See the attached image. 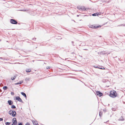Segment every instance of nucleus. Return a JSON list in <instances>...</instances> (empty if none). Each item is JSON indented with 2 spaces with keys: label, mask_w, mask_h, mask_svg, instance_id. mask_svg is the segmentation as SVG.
<instances>
[{
  "label": "nucleus",
  "mask_w": 125,
  "mask_h": 125,
  "mask_svg": "<svg viewBox=\"0 0 125 125\" xmlns=\"http://www.w3.org/2000/svg\"><path fill=\"white\" fill-rule=\"evenodd\" d=\"M21 94L23 96H24L26 98L27 97V96L26 94L23 92H21Z\"/></svg>",
  "instance_id": "12"
},
{
  "label": "nucleus",
  "mask_w": 125,
  "mask_h": 125,
  "mask_svg": "<svg viewBox=\"0 0 125 125\" xmlns=\"http://www.w3.org/2000/svg\"><path fill=\"white\" fill-rule=\"evenodd\" d=\"M10 22L12 24H16L17 23L16 21L13 19H11L10 20Z\"/></svg>",
  "instance_id": "7"
},
{
  "label": "nucleus",
  "mask_w": 125,
  "mask_h": 125,
  "mask_svg": "<svg viewBox=\"0 0 125 125\" xmlns=\"http://www.w3.org/2000/svg\"><path fill=\"white\" fill-rule=\"evenodd\" d=\"M10 124V123L7 122L5 123V124L6 125H9Z\"/></svg>",
  "instance_id": "17"
},
{
  "label": "nucleus",
  "mask_w": 125,
  "mask_h": 125,
  "mask_svg": "<svg viewBox=\"0 0 125 125\" xmlns=\"http://www.w3.org/2000/svg\"><path fill=\"white\" fill-rule=\"evenodd\" d=\"M9 113L10 115H12L13 117H15L16 115V112L15 111H13L12 110H10L9 111Z\"/></svg>",
  "instance_id": "3"
},
{
  "label": "nucleus",
  "mask_w": 125,
  "mask_h": 125,
  "mask_svg": "<svg viewBox=\"0 0 125 125\" xmlns=\"http://www.w3.org/2000/svg\"><path fill=\"white\" fill-rule=\"evenodd\" d=\"M16 76H15L13 77H11V79L12 80H14L16 78Z\"/></svg>",
  "instance_id": "14"
},
{
  "label": "nucleus",
  "mask_w": 125,
  "mask_h": 125,
  "mask_svg": "<svg viewBox=\"0 0 125 125\" xmlns=\"http://www.w3.org/2000/svg\"><path fill=\"white\" fill-rule=\"evenodd\" d=\"M25 125H30L29 123L27 122L26 124Z\"/></svg>",
  "instance_id": "18"
},
{
  "label": "nucleus",
  "mask_w": 125,
  "mask_h": 125,
  "mask_svg": "<svg viewBox=\"0 0 125 125\" xmlns=\"http://www.w3.org/2000/svg\"><path fill=\"white\" fill-rule=\"evenodd\" d=\"M12 124L11 125H16L17 124V121L16 118H14L12 120Z\"/></svg>",
  "instance_id": "4"
},
{
  "label": "nucleus",
  "mask_w": 125,
  "mask_h": 125,
  "mask_svg": "<svg viewBox=\"0 0 125 125\" xmlns=\"http://www.w3.org/2000/svg\"><path fill=\"white\" fill-rule=\"evenodd\" d=\"M50 66H48V67H46V68L47 69H50Z\"/></svg>",
  "instance_id": "20"
},
{
  "label": "nucleus",
  "mask_w": 125,
  "mask_h": 125,
  "mask_svg": "<svg viewBox=\"0 0 125 125\" xmlns=\"http://www.w3.org/2000/svg\"><path fill=\"white\" fill-rule=\"evenodd\" d=\"M12 93V94H14V93Z\"/></svg>",
  "instance_id": "25"
},
{
  "label": "nucleus",
  "mask_w": 125,
  "mask_h": 125,
  "mask_svg": "<svg viewBox=\"0 0 125 125\" xmlns=\"http://www.w3.org/2000/svg\"><path fill=\"white\" fill-rule=\"evenodd\" d=\"M34 125H38V124H35Z\"/></svg>",
  "instance_id": "24"
},
{
  "label": "nucleus",
  "mask_w": 125,
  "mask_h": 125,
  "mask_svg": "<svg viewBox=\"0 0 125 125\" xmlns=\"http://www.w3.org/2000/svg\"><path fill=\"white\" fill-rule=\"evenodd\" d=\"M31 70L30 69H27L26 70V72L27 73H29L31 72Z\"/></svg>",
  "instance_id": "11"
},
{
  "label": "nucleus",
  "mask_w": 125,
  "mask_h": 125,
  "mask_svg": "<svg viewBox=\"0 0 125 125\" xmlns=\"http://www.w3.org/2000/svg\"><path fill=\"white\" fill-rule=\"evenodd\" d=\"M22 83V82H20V83L18 82V83H17L16 84H21V83Z\"/></svg>",
  "instance_id": "19"
},
{
  "label": "nucleus",
  "mask_w": 125,
  "mask_h": 125,
  "mask_svg": "<svg viewBox=\"0 0 125 125\" xmlns=\"http://www.w3.org/2000/svg\"><path fill=\"white\" fill-rule=\"evenodd\" d=\"M8 102L9 105H11L13 104V102L11 100H9L8 101Z\"/></svg>",
  "instance_id": "10"
},
{
  "label": "nucleus",
  "mask_w": 125,
  "mask_h": 125,
  "mask_svg": "<svg viewBox=\"0 0 125 125\" xmlns=\"http://www.w3.org/2000/svg\"><path fill=\"white\" fill-rule=\"evenodd\" d=\"M8 87L7 86H4L3 87V89L4 90H6L7 89Z\"/></svg>",
  "instance_id": "13"
},
{
  "label": "nucleus",
  "mask_w": 125,
  "mask_h": 125,
  "mask_svg": "<svg viewBox=\"0 0 125 125\" xmlns=\"http://www.w3.org/2000/svg\"><path fill=\"white\" fill-rule=\"evenodd\" d=\"M99 69H105V68L104 67H103V68H99Z\"/></svg>",
  "instance_id": "22"
},
{
  "label": "nucleus",
  "mask_w": 125,
  "mask_h": 125,
  "mask_svg": "<svg viewBox=\"0 0 125 125\" xmlns=\"http://www.w3.org/2000/svg\"><path fill=\"white\" fill-rule=\"evenodd\" d=\"M3 119L2 118H0V121H3Z\"/></svg>",
  "instance_id": "21"
},
{
  "label": "nucleus",
  "mask_w": 125,
  "mask_h": 125,
  "mask_svg": "<svg viewBox=\"0 0 125 125\" xmlns=\"http://www.w3.org/2000/svg\"><path fill=\"white\" fill-rule=\"evenodd\" d=\"M100 15V13H97L92 14V15L93 16H98V15Z\"/></svg>",
  "instance_id": "8"
},
{
  "label": "nucleus",
  "mask_w": 125,
  "mask_h": 125,
  "mask_svg": "<svg viewBox=\"0 0 125 125\" xmlns=\"http://www.w3.org/2000/svg\"><path fill=\"white\" fill-rule=\"evenodd\" d=\"M96 94L99 97H101L103 95V94L99 91H96Z\"/></svg>",
  "instance_id": "6"
},
{
  "label": "nucleus",
  "mask_w": 125,
  "mask_h": 125,
  "mask_svg": "<svg viewBox=\"0 0 125 125\" xmlns=\"http://www.w3.org/2000/svg\"><path fill=\"white\" fill-rule=\"evenodd\" d=\"M11 108L12 109H14L16 108V107L14 105H13L11 106Z\"/></svg>",
  "instance_id": "16"
},
{
  "label": "nucleus",
  "mask_w": 125,
  "mask_h": 125,
  "mask_svg": "<svg viewBox=\"0 0 125 125\" xmlns=\"http://www.w3.org/2000/svg\"><path fill=\"white\" fill-rule=\"evenodd\" d=\"M102 115V113L101 111H100L99 112V115L100 117Z\"/></svg>",
  "instance_id": "15"
},
{
  "label": "nucleus",
  "mask_w": 125,
  "mask_h": 125,
  "mask_svg": "<svg viewBox=\"0 0 125 125\" xmlns=\"http://www.w3.org/2000/svg\"><path fill=\"white\" fill-rule=\"evenodd\" d=\"M117 94L116 92L114 90L110 92V96L112 98H115L117 96Z\"/></svg>",
  "instance_id": "1"
},
{
  "label": "nucleus",
  "mask_w": 125,
  "mask_h": 125,
  "mask_svg": "<svg viewBox=\"0 0 125 125\" xmlns=\"http://www.w3.org/2000/svg\"><path fill=\"white\" fill-rule=\"evenodd\" d=\"M12 93V94H14V93Z\"/></svg>",
  "instance_id": "26"
},
{
  "label": "nucleus",
  "mask_w": 125,
  "mask_h": 125,
  "mask_svg": "<svg viewBox=\"0 0 125 125\" xmlns=\"http://www.w3.org/2000/svg\"><path fill=\"white\" fill-rule=\"evenodd\" d=\"M15 98V100H17L20 102H22V100L19 96H16Z\"/></svg>",
  "instance_id": "5"
},
{
  "label": "nucleus",
  "mask_w": 125,
  "mask_h": 125,
  "mask_svg": "<svg viewBox=\"0 0 125 125\" xmlns=\"http://www.w3.org/2000/svg\"><path fill=\"white\" fill-rule=\"evenodd\" d=\"M18 125H22V123H20L18 124Z\"/></svg>",
  "instance_id": "23"
},
{
  "label": "nucleus",
  "mask_w": 125,
  "mask_h": 125,
  "mask_svg": "<svg viewBox=\"0 0 125 125\" xmlns=\"http://www.w3.org/2000/svg\"><path fill=\"white\" fill-rule=\"evenodd\" d=\"M124 120V118L122 116H120L119 119V120L121 121H123Z\"/></svg>",
  "instance_id": "9"
},
{
  "label": "nucleus",
  "mask_w": 125,
  "mask_h": 125,
  "mask_svg": "<svg viewBox=\"0 0 125 125\" xmlns=\"http://www.w3.org/2000/svg\"><path fill=\"white\" fill-rule=\"evenodd\" d=\"M101 26L100 25L95 24L94 25H89V27L90 28L96 29L98 28H100Z\"/></svg>",
  "instance_id": "2"
}]
</instances>
